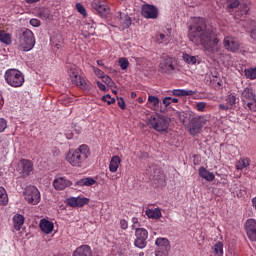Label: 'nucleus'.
Here are the masks:
<instances>
[{
	"label": "nucleus",
	"instance_id": "f257e3e1",
	"mask_svg": "<svg viewBox=\"0 0 256 256\" xmlns=\"http://www.w3.org/2000/svg\"><path fill=\"white\" fill-rule=\"evenodd\" d=\"M188 39L197 47H203L204 53L209 57L221 55V41L217 37V30L208 25L204 18L192 20L188 27Z\"/></svg>",
	"mask_w": 256,
	"mask_h": 256
},
{
	"label": "nucleus",
	"instance_id": "f03ea898",
	"mask_svg": "<svg viewBox=\"0 0 256 256\" xmlns=\"http://www.w3.org/2000/svg\"><path fill=\"white\" fill-rule=\"evenodd\" d=\"M90 155L89 146L82 144L77 149H70L66 153L65 159L72 167H83Z\"/></svg>",
	"mask_w": 256,
	"mask_h": 256
},
{
	"label": "nucleus",
	"instance_id": "7ed1b4c3",
	"mask_svg": "<svg viewBox=\"0 0 256 256\" xmlns=\"http://www.w3.org/2000/svg\"><path fill=\"white\" fill-rule=\"evenodd\" d=\"M4 79L7 85L14 88L23 87V84L25 83V75H23V72L13 68L5 71Z\"/></svg>",
	"mask_w": 256,
	"mask_h": 256
},
{
	"label": "nucleus",
	"instance_id": "20e7f679",
	"mask_svg": "<svg viewBox=\"0 0 256 256\" xmlns=\"http://www.w3.org/2000/svg\"><path fill=\"white\" fill-rule=\"evenodd\" d=\"M147 125L158 133H165L169 129V119L163 115L155 114L150 116Z\"/></svg>",
	"mask_w": 256,
	"mask_h": 256
},
{
	"label": "nucleus",
	"instance_id": "39448f33",
	"mask_svg": "<svg viewBox=\"0 0 256 256\" xmlns=\"http://www.w3.org/2000/svg\"><path fill=\"white\" fill-rule=\"evenodd\" d=\"M35 47V34L29 29H23L19 37L18 49L20 51H31Z\"/></svg>",
	"mask_w": 256,
	"mask_h": 256
},
{
	"label": "nucleus",
	"instance_id": "423d86ee",
	"mask_svg": "<svg viewBox=\"0 0 256 256\" xmlns=\"http://www.w3.org/2000/svg\"><path fill=\"white\" fill-rule=\"evenodd\" d=\"M226 9L228 13H233L235 9H238L234 14L236 19H245L249 13V6L245 3H239V0H228Z\"/></svg>",
	"mask_w": 256,
	"mask_h": 256
},
{
	"label": "nucleus",
	"instance_id": "0eeeda50",
	"mask_svg": "<svg viewBox=\"0 0 256 256\" xmlns=\"http://www.w3.org/2000/svg\"><path fill=\"white\" fill-rule=\"evenodd\" d=\"M240 97L245 109L256 112V96L253 88H244Z\"/></svg>",
	"mask_w": 256,
	"mask_h": 256
},
{
	"label": "nucleus",
	"instance_id": "6e6552de",
	"mask_svg": "<svg viewBox=\"0 0 256 256\" xmlns=\"http://www.w3.org/2000/svg\"><path fill=\"white\" fill-rule=\"evenodd\" d=\"M207 124V118L205 116H195L190 120L189 133L190 135H198L201 133L203 126Z\"/></svg>",
	"mask_w": 256,
	"mask_h": 256
},
{
	"label": "nucleus",
	"instance_id": "1a4fd4ad",
	"mask_svg": "<svg viewBox=\"0 0 256 256\" xmlns=\"http://www.w3.org/2000/svg\"><path fill=\"white\" fill-rule=\"evenodd\" d=\"M24 197L30 205H37L41 201V193L35 186H28L24 191Z\"/></svg>",
	"mask_w": 256,
	"mask_h": 256
},
{
	"label": "nucleus",
	"instance_id": "9d476101",
	"mask_svg": "<svg viewBox=\"0 0 256 256\" xmlns=\"http://www.w3.org/2000/svg\"><path fill=\"white\" fill-rule=\"evenodd\" d=\"M134 245L138 249H145L147 247V239H149V232L145 228H137L135 230Z\"/></svg>",
	"mask_w": 256,
	"mask_h": 256
},
{
	"label": "nucleus",
	"instance_id": "9b49d317",
	"mask_svg": "<svg viewBox=\"0 0 256 256\" xmlns=\"http://www.w3.org/2000/svg\"><path fill=\"white\" fill-rule=\"evenodd\" d=\"M68 75L72 83H74L76 87H81V89H85V90L89 89V85H87V82H85V79L79 75V72L77 71V68L75 66H72L68 70Z\"/></svg>",
	"mask_w": 256,
	"mask_h": 256
},
{
	"label": "nucleus",
	"instance_id": "f8f14e48",
	"mask_svg": "<svg viewBox=\"0 0 256 256\" xmlns=\"http://www.w3.org/2000/svg\"><path fill=\"white\" fill-rule=\"evenodd\" d=\"M155 244L157 245L155 256H169L171 244L167 238H157Z\"/></svg>",
	"mask_w": 256,
	"mask_h": 256
},
{
	"label": "nucleus",
	"instance_id": "ddd939ff",
	"mask_svg": "<svg viewBox=\"0 0 256 256\" xmlns=\"http://www.w3.org/2000/svg\"><path fill=\"white\" fill-rule=\"evenodd\" d=\"M223 47L226 49V51H230V53H237L241 47V44L237 38L233 36H226L223 39Z\"/></svg>",
	"mask_w": 256,
	"mask_h": 256
},
{
	"label": "nucleus",
	"instance_id": "4468645a",
	"mask_svg": "<svg viewBox=\"0 0 256 256\" xmlns=\"http://www.w3.org/2000/svg\"><path fill=\"white\" fill-rule=\"evenodd\" d=\"M17 171L22 177H29L33 173V162L27 159L20 160Z\"/></svg>",
	"mask_w": 256,
	"mask_h": 256
},
{
	"label": "nucleus",
	"instance_id": "2eb2a0df",
	"mask_svg": "<svg viewBox=\"0 0 256 256\" xmlns=\"http://www.w3.org/2000/svg\"><path fill=\"white\" fill-rule=\"evenodd\" d=\"M141 15L145 19H157L159 17V9L151 4H144L141 8Z\"/></svg>",
	"mask_w": 256,
	"mask_h": 256
},
{
	"label": "nucleus",
	"instance_id": "dca6fc26",
	"mask_svg": "<svg viewBox=\"0 0 256 256\" xmlns=\"http://www.w3.org/2000/svg\"><path fill=\"white\" fill-rule=\"evenodd\" d=\"M175 59L172 57H166L162 59V61L159 64L160 71L162 73H166L167 75H171L175 71Z\"/></svg>",
	"mask_w": 256,
	"mask_h": 256
},
{
	"label": "nucleus",
	"instance_id": "f3484780",
	"mask_svg": "<svg viewBox=\"0 0 256 256\" xmlns=\"http://www.w3.org/2000/svg\"><path fill=\"white\" fill-rule=\"evenodd\" d=\"M52 185L56 191H65L67 187H71L73 182L63 176H56L52 182Z\"/></svg>",
	"mask_w": 256,
	"mask_h": 256
},
{
	"label": "nucleus",
	"instance_id": "a211bd4d",
	"mask_svg": "<svg viewBox=\"0 0 256 256\" xmlns=\"http://www.w3.org/2000/svg\"><path fill=\"white\" fill-rule=\"evenodd\" d=\"M245 231L249 240L256 241V220L255 219H249L246 221Z\"/></svg>",
	"mask_w": 256,
	"mask_h": 256
},
{
	"label": "nucleus",
	"instance_id": "6ab92c4d",
	"mask_svg": "<svg viewBox=\"0 0 256 256\" xmlns=\"http://www.w3.org/2000/svg\"><path fill=\"white\" fill-rule=\"evenodd\" d=\"M92 9L97 11L102 17L109 13V6L103 0H93Z\"/></svg>",
	"mask_w": 256,
	"mask_h": 256
},
{
	"label": "nucleus",
	"instance_id": "aec40b11",
	"mask_svg": "<svg viewBox=\"0 0 256 256\" xmlns=\"http://www.w3.org/2000/svg\"><path fill=\"white\" fill-rule=\"evenodd\" d=\"M66 203L69 207H85V205H89V198L70 197L66 199Z\"/></svg>",
	"mask_w": 256,
	"mask_h": 256
},
{
	"label": "nucleus",
	"instance_id": "412c9836",
	"mask_svg": "<svg viewBox=\"0 0 256 256\" xmlns=\"http://www.w3.org/2000/svg\"><path fill=\"white\" fill-rule=\"evenodd\" d=\"M39 227L43 233H45L46 235H49L53 233V229H55V224H53V222L47 219H42L40 220Z\"/></svg>",
	"mask_w": 256,
	"mask_h": 256
},
{
	"label": "nucleus",
	"instance_id": "4be33fe9",
	"mask_svg": "<svg viewBox=\"0 0 256 256\" xmlns=\"http://www.w3.org/2000/svg\"><path fill=\"white\" fill-rule=\"evenodd\" d=\"M72 256H93V251L89 245H81L76 248Z\"/></svg>",
	"mask_w": 256,
	"mask_h": 256
},
{
	"label": "nucleus",
	"instance_id": "5701e85b",
	"mask_svg": "<svg viewBox=\"0 0 256 256\" xmlns=\"http://www.w3.org/2000/svg\"><path fill=\"white\" fill-rule=\"evenodd\" d=\"M198 175L199 177H201V179H205V181H208V182L215 181V174L207 170V168H205L204 166H201L198 169Z\"/></svg>",
	"mask_w": 256,
	"mask_h": 256
},
{
	"label": "nucleus",
	"instance_id": "b1692460",
	"mask_svg": "<svg viewBox=\"0 0 256 256\" xmlns=\"http://www.w3.org/2000/svg\"><path fill=\"white\" fill-rule=\"evenodd\" d=\"M171 95L174 97H191L197 93L196 91L193 90H185V89H174L170 91Z\"/></svg>",
	"mask_w": 256,
	"mask_h": 256
},
{
	"label": "nucleus",
	"instance_id": "393cba45",
	"mask_svg": "<svg viewBox=\"0 0 256 256\" xmlns=\"http://www.w3.org/2000/svg\"><path fill=\"white\" fill-rule=\"evenodd\" d=\"M156 39L157 43H169V40L171 39V28H168L163 32H159Z\"/></svg>",
	"mask_w": 256,
	"mask_h": 256
},
{
	"label": "nucleus",
	"instance_id": "a878e982",
	"mask_svg": "<svg viewBox=\"0 0 256 256\" xmlns=\"http://www.w3.org/2000/svg\"><path fill=\"white\" fill-rule=\"evenodd\" d=\"M25 223V217L21 214H16L13 216V227L15 231H21V227H23Z\"/></svg>",
	"mask_w": 256,
	"mask_h": 256
},
{
	"label": "nucleus",
	"instance_id": "bb28decb",
	"mask_svg": "<svg viewBox=\"0 0 256 256\" xmlns=\"http://www.w3.org/2000/svg\"><path fill=\"white\" fill-rule=\"evenodd\" d=\"M119 165H121V158L119 156H113L110 160L109 171L111 173H117Z\"/></svg>",
	"mask_w": 256,
	"mask_h": 256
},
{
	"label": "nucleus",
	"instance_id": "cd10ccee",
	"mask_svg": "<svg viewBox=\"0 0 256 256\" xmlns=\"http://www.w3.org/2000/svg\"><path fill=\"white\" fill-rule=\"evenodd\" d=\"M119 21L123 29H129V27H131V17H129L128 15H123V13H119Z\"/></svg>",
	"mask_w": 256,
	"mask_h": 256
},
{
	"label": "nucleus",
	"instance_id": "c85d7f7f",
	"mask_svg": "<svg viewBox=\"0 0 256 256\" xmlns=\"http://www.w3.org/2000/svg\"><path fill=\"white\" fill-rule=\"evenodd\" d=\"M145 215L148 216V219H161V209L155 208L154 210L147 209Z\"/></svg>",
	"mask_w": 256,
	"mask_h": 256
},
{
	"label": "nucleus",
	"instance_id": "c756f323",
	"mask_svg": "<svg viewBox=\"0 0 256 256\" xmlns=\"http://www.w3.org/2000/svg\"><path fill=\"white\" fill-rule=\"evenodd\" d=\"M95 183H97V180L91 177H86L79 180L77 185H79V187H92V185H95Z\"/></svg>",
	"mask_w": 256,
	"mask_h": 256
},
{
	"label": "nucleus",
	"instance_id": "7c9ffc66",
	"mask_svg": "<svg viewBox=\"0 0 256 256\" xmlns=\"http://www.w3.org/2000/svg\"><path fill=\"white\" fill-rule=\"evenodd\" d=\"M249 165H251V160L249 158H241L236 163V169L243 171V169L249 167Z\"/></svg>",
	"mask_w": 256,
	"mask_h": 256
},
{
	"label": "nucleus",
	"instance_id": "2f4dec72",
	"mask_svg": "<svg viewBox=\"0 0 256 256\" xmlns=\"http://www.w3.org/2000/svg\"><path fill=\"white\" fill-rule=\"evenodd\" d=\"M0 41L5 45H11V34L3 30H0Z\"/></svg>",
	"mask_w": 256,
	"mask_h": 256
},
{
	"label": "nucleus",
	"instance_id": "473e14b6",
	"mask_svg": "<svg viewBox=\"0 0 256 256\" xmlns=\"http://www.w3.org/2000/svg\"><path fill=\"white\" fill-rule=\"evenodd\" d=\"M9 203V196H7V190L0 187V205H7Z\"/></svg>",
	"mask_w": 256,
	"mask_h": 256
},
{
	"label": "nucleus",
	"instance_id": "72a5a7b5",
	"mask_svg": "<svg viewBox=\"0 0 256 256\" xmlns=\"http://www.w3.org/2000/svg\"><path fill=\"white\" fill-rule=\"evenodd\" d=\"M212 253H214L215 256H223V243L217 242L212 246Z\"/></svg>",
	"mask_w": 256,
	"mask_h": 256
},
{
	"label": "nucleus",
	"instance_id": "f704fd0d",
	"mask_svg": "<svg viewBox=\"0 0 256 256\" xmlns=\"http://www.w3.org/2000/svg\"><path fill=\"white\" fill-rule=\"evenodd\" d=\"M226 104L230 109H234L237 105V97L233 94H230L226 97Z\"/></svg>",
	"mask_w": 256,
	"mask_h": 256
},
{
	"label": "nucleus",
	"instance_id": "c9c22d12",
	"mask_svg": "<svg viewBox=\"0 0 256 256\" xmlns=\"http://www.w3.org/2000/svg\"><path fill=\"white\" fill-rule=\"evenodd\" d=\"M148 103H151V109H157V107H159V104L161 103V100H159V97L157 96L149 95Z\"/></svg>",
	"mask_w": 256,
	"mask_h": 256
},
{
	"label": "nucleus",
	"instance_id": "e433bc0d",
	"mask_svg": "<svg viewBox=\"0 0 256 256\" xmlns=\"http://www.w3.org/2000/svg\"><path fill=\"white\" fill-rule=\"evenodd\" d=\"M182 58H183V61L187 63V65H195L197 63V57L191 56L187 53H184Z\"/></svg>",
	"mask_w": 256,
	"mask_h": 256
},
{
	"label": "nucleus",
	"instance_id": "4c0bfd02",
	"mask_svg": "<svg viewBox=\"0 0 256 256\" xmlns=\"http://www.w3.org/2000/svg\"><path fill=\"white\" fill-rule=\"evenodd\" d=\"M246 79H256V68H248L244 70Z\"/></svg>",
	"mask_w": 256,
	"mask_h": 256
},
{
	"label": "nucleus",
	"instance_id": "58836bf2",
	"mask_svg": "<svg viewBox=\"0 0 256 256\" xmlns=\"http://www.w3.org/2000/svg\"><path fill=\"white\" fill-rule=\"evenodd\" d=\"M118 64L120 66V69H122V71H127V69H129V60L125 57L119 58Z\"/></svg>",
	"mask_w": 256,
	"mask_h": 256
},
{
	"label": "nucleus",
	"instance_id": "ea45409f",
	"mask_svg": "<svg viewBox=\"0 0 256 256\" xmlns=\"http://www.w3.org/2000/svg\"><path fill=\"white\" fill-rule=\"evenodd\" d=\"M75 7L76 11H78V13H80L81 16L87 17V10L85 9L84 5H82L81 3H77Z\"/></svg>",
	"mask_w": 256,
	"mask_h": 256
},
{
	"label": "nucleus",
	"instance_id": "a19ab883",
	"mask_svg": "<svg viewBox=\"0 0 256 256\" xmlns=\"http://www.w3.org/2000/svg\"><path fill=\"white\" fill-rule=\"evenodd\" d=\"M92 70H93L94 75H96V77H98L99 79H103L105 72H103L101 69H99L95 66H92Z\"/></svg>",
	"mask_w": 256,
	"mask_h": 256
},
{
	"label": "nucleus",
	"instance_id": "79ce46f5",
	"mask_svg": "<svg viewBox=\"0 0 256 256\" xmlns=\"http://www.w3.org/2000/svg\"><path fill=\"white\" fill-rule=\"evenodd\" d=\"M102 101H104L108 105H113V103H115V98L111 97V95L109 94H106L102 96Z\"/></svg>",
	"mask_w": 256,
	"mask_h": 256
},
{
	"label": "nucleus",
	"instance_id": "37998d69",
	"mask_svg": "<svg viewBox=\"0 0 256 256\" xmlns=\"http://www.w3.org/2000/svg\"><path fill=\"white\" fill-rule=\"evenodd\" d=\"M103 83H105L106 85H108V87H113V85H115V82L113 81V79H111V77L104 75V77L102 78Z\"/></svg>",
	"mask_w": 256,
	"mask_h": 256
},
{
	"label": "nucleus",
	"instance_id": "c03bdc74",
	"mask_svg": "<svg viewBox=\"0 0 256 256\" xmlns=\"http://www.w3.org/2000/svg\"><path fill=\"white\" fill-rule=\"evenodd\" d=\"M206 107H207V103L206 102H197L196 103V109L200 113H203L205 111Z\"/></svg>",
	"mask_w": 256,
	"mask_h": 256
},
{
	"label": "nucleus",
	"instance_id": "a18cd8bd",
	"mask_svg": "<svg viewBox=\"0 0 256 256\" xmlns=\"http://www.w3.org/2000/svg\"><path fill=\"white\" fill-rule=\"evenodd\" d=\"M7 126V120H5V118H0V133H5Z\"/></svg>",
	"mask_w": 256,
	"mask_h": 256
},
{
	"label": "nucleus",
	"instance_id": "49530a36",
	"mask_svg": "<svg viewBox=\"0 0 256 256\" xmlns=\"http://www.w3.org/2000/svg\"><path fill=\"white\" fill-rule=\"evenodd\" d=\"M210 83H216V84H214V89H219V87H221V85H223V81L219 78L212 79Z\"/></svg>",
	"mask_w": 256,
	"mask_h": 256
},
{
	"label": "nucleus",
	"instance_id": "de8ad7c7",
	"mask_svg": "<svg viewBox=\"0 0 256 256\" xmlns=\"http://www.w3.org/2000/svg\"><path fill=\"white\" fill-rule=\"evenodd\" d=\"M30 25H32V27H40L41 26V21L37 18H32L30 20Z\"/></svg>",
	"mask_w": 256,
	"mask_h": 256
},
{
	"label": "nucleus",
	"instance_id": "09e8293b",
	"mask_svg": "<svg viewBox=\"0 0 256 256\" xmlns=\"http://www.w3.org/2000/svg\"><path fill=\"white\" fill-rule=\"evenodd\" d=\"M119 225H120V228L123 229L124 231L129 227V223L125 219H121L119 222Z\"/></svg>",
	"mask_w": 256,
	"mask_h": 256
},
{
	"label": "nucleus",
	"instance_id": "8fccbe9b",
	"mask_svg": "<svg viewBox=\"0 0 256 256\" xmlns=\"http://www.w3.org/2000/svg\"><path fill=\"white\" fill-rule=\"evenodd\" d=\"M39 17L41 19H49V10H42L39 12Z\"/></svg>",
	"mask_w": 256,
	"mask_h": 256
},
{
	"label": "nucleus",
	"instance_id": "3c124183",
	"mask_svg": "<svg viewBox=\"0 0 256 256\" xmlns=\"http://www.w3.org/2000/svg\"><path fill=\"white\" fill-rule=\"evenodd\" d=\"M118 107L125 111L127 106L125 105V100H123V98H118Z\"/></svg>",
	"mask_w": 256,
	"mask_h": 256
},
{
	"label": "nucleus",
	"instance_id": "603ef678",
	"mask_svg": "<svg viewBox=\"0 0 256 256\" xmlns=\"http://www.w3.org/2000/svg\"><path fill=\"white\" fill-rule=\"evenodd\" d=\"M162 103L165 107H169L171 105V97L167 96L162 99Z\"/></svg>",
	"mask_w": 256,
	"mask_h": 256
},
{
	"label": "nucleus",
	"instance_id": "864d4df0",
	"mask_svg": "<svg viewBox=\"0 0 256 256\" xmlns=\"http://www.w3.org/2000/svg\"><path fill=\"white\" fill-rule=\"evenodd\" d=\"M96 85L100 89V91H107V86H105V84L101 83V81H97Z\"/></svg>",
	"mask_w": 256,
	"mask_h": 256
},
{
	"label": "nucleus",
	"instance_id": "5fc2aeb1",
	"mask_svg": "<svg viewBox=\"0 0 256 256\" xmlns=\"http://www.w3.org/2000/svg\"><path fill=\"white\" fill-rule=\"evenodd\" d=\"M219 109H220L221 111H229V110H231V108L229 107L228 104H220V105H219Z\"/></svg>",
	"mask_w": 256,
	"mask_h": 256
},
{
	"label": "nucleus",
	"instance_id": "6e6d98bb",
	"mask_svg": "<svg viewBox=\"0 0 256 256\" xmlns=\"http://www.w3.org/2000/svg\"><path fill=\"white\" fill-rule=\"evenodd\" d=\"M250 37L253 39L254 43H256V27H254L250 32Z\"/></svg>",
	"mask_w": 256,
	"mask_h": 256
},
{
	"label": "nucleus",
	"instance_id": "4d7b16f0",
	"mask_svg": "<svg viewBox=\"0 0 256 256\" xmlns=\"http://www.w3.org/2000/svg\"><path fill=\"white\" fill-rule=\"evenodd\" d=\"M39 0H25L29 5H33V3H38Z\"/></svg>",
	"mask_w": 256,
	"mask_h": 256
},
{
	"label": "nucleus",
	"instance_id": "13d9d810",
	"mask_svg": "<svg viewBox=\"0 0 256 256\" xmlns=\"http://www.w3.org/2000/svg\"><path fill=\"white\" fill-rule=\"evenodd\" d=\"M97 65L100 67H105V63H103V60H97Z\"/></svg>",
	"mask_w": 256,
	"mask_h": 256
},
{
	"label": "nucleus",
	"instance_id": "bf43d9fd",
	"mask_svg": "<svg viewBox=\"0 0 256 256\" xmlns=\"http://www.w3.org/2000/svg\"><path fill=\"white\" fill-rule=\"evenodd\" d=\"M170 101L171 103H179V99L177 98H171Z\"/></svg>",
	"mask_w": 256,
	"mask_h": 256
},
{
	"label": "nucleus",
	"instance_id": "052dcab7",
	"mask_svg": "<svg viewBox=\"0 0 256 256\" xmlns=\"http://www.w3.org/2000/svg\"><path fill=\"white\" fill-rule=\"evenodd\" d=\"M3 105H5V100L3 99V97H1V99H0V109Z\"/></svg>",
	"mask_w": 256,
	"mask_h": 256
},
{
	"label": "nucleus",
	"instance_id": "680f3d73",
	"mask_svg": "<svg viewBox=\"0 0 256 256\" xmlns=\"http://www.w3.org/2000/svg\"><path fill=\"white\" fill-rule=\"evenodd\" d=\"M131 97H132V99H135V97H137V94L135 92H132Z\"/></svg>",
	"mask_w": 256,
	"mask_h": 256
},
{
	"label": "nucleus",
	"instance_id": "e2e57ef3",
	"mask_svg": "<svg viewBox=\"0 0 256 256\" xmlns=\"http://www.w3.org/2000/svg\"><path fill=\"white\" fill-rule=\"evenodd\" d=\"M138 103H143V97L138 98Z\"/></svg>",
	"mask_w": 256,
	"mask_h": 256
},
{
	"label": "nucleus",
	"instance_id": "0e129e2a",
	"mask_svg": "<svg viewBox=\"0 0 256 256\" xmlns=\"http://www.w3.org/2000/svg\"><path fill=\"white\" fill-rule=\"evenodd\" d=\"M56 49H61V44H55Z\"/></svg>",
	"mask_w": 256,
	"mask_h": 256
},
{
	"label": "nucleus",
	"instance_id": "69168bd1",
	"mask_svg": "<svg viewBox=\"0 0 256 256\" xmlns=\"http://www.w3.org/2000/svg\"><path fill=\"white\" fill-rule=\"evenodd\" d=\"M212 87H215L217 85V82L211 83Z\"/></svg>",
	"mask_w": 256,
	"mask_h": 256
},
{
	"label": "nucleus",
	"instance_id": "338daca9",
	"mask_svg": "<svg viewBox=\"0 0 256 256\" xmlns=\"http://www.w3.org/2000/svg\"><path fill=\"white\" fill-rule=\"evenodd\" d=\"M143 255H144L143 252H141V253H140V256H143Z\"/></svg>",
	"mask_w": 256,
	"mask_h": 256
}]
</instances>
